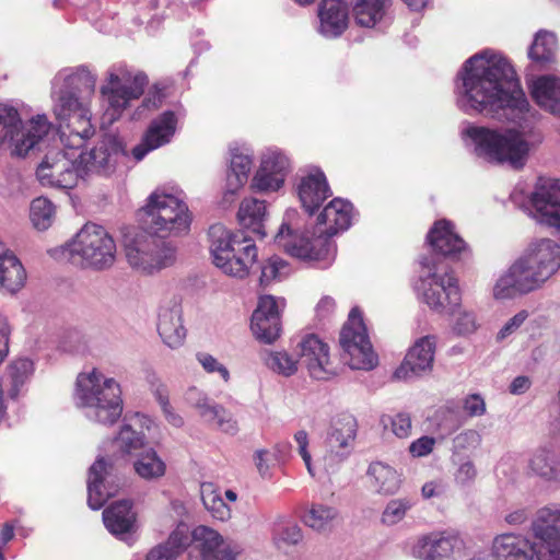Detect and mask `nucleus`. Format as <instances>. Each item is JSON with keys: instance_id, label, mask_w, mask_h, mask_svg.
Wrapping results in <instances>:
<instances>
[{"instance_id": "nucleus-4", "label": "nucleus", "mask_w": 560, "mask_h": 560, "mask_svg": "<svg viewBox=\"0 0 560 560\" xmlns=\"http://www.w3.org/2000/svg\"><path fill=\"white\" fill-rule=\"evenodd\" d=\"M208 237L212 262L218 269L238 279L248 276L258 256L257 247L252 240L221 223L209 228Z\"/></svg>"}, {"instance_id": "nucleus-13", "label": "nucleus", "mask_w": 560, "mask_h": 560, "mask_svg": "<svg viewBox=\"0 0 560 560\" xmlns=\"http://www.w3.org/2000/svg\"><path fill=\"white\" fill-rule=\"evenodd\" d=\"M79 150L60 143V147L47 152L36 170L40 185L58 189L74 188L82 180L77 158Z\"/></svg>"}, {"instance_id": "nucleus-38", "label": "nucleus", "mask_w": 560, "mask_h": 560, "mask_svg": "<svg viewBox=\"0 0 560 560\" xmlns=\"http://www.w3.org/2000/svg\"><path fill=\"white\" fill-rule=\"evenodd\" d=\"M392 0H355L352 5V14L357 25L372 28L386 16Z\"/></svg>"}, {"instance_id": "nucleus-27", "label": "nucleus", "mask_w": 560, "mask_h": 560, "mask_svg": "<svg viewBox=\"0 0 560 560\" xmlns=\"http://www.w3.org/2000/svg\"><path fill=\"white\" fill-rule=\"evenodd\" d=\"M330 194L326 176L319 168L314 167L300 177L298 195L303 208L310 214H313Z\"/></svg>"}, {"instance_id": "nucleus-49", "label": "nucleus", "mask_w": 560, "mask_h": 560, "mask_svg": "<svg viewBox=\"0 0 560 560\" xmlns=\"http://www.w3.org/2000/svg\"><path fill=\"white\" fill-rule=\"evenodd\" d=\"M200 492L205 508L212 514L213 517L220 521H224L230 517V508L223 501L220 492L215 490L211 483L201 485Z\"/></svg>"}, {"instance_id": "nucleus-18", "label": "nucleus", "mask_w": 560, "mask_h": 560, "mask_svg": "<svg viewBox=\"0 0 560 560\" xmlns=\"http://www.w3.org/2000/svg\"><path fill=\"white\" fill-rule=\"evenodd\" d=\"M532 217L560 232V182L540 178L529 199Z\"/></svg>"}, {"instance_id": "nucleus-10", "label": "nucleus", "mask_w": 560, "mask_h": 560, "mask_svg": "<svg viewBox=\"0 0 560 560\" xmlns=\"http://www.w3.org/2000/svg\"><path fill=\"white\" fill-rule=\"evenodd\" d=\"M191 537L201 551L202 560H236L240 553V547L229 540H224L222 536L207 526L196 527L191 535L186 525H179L170 535L167 541L159 547L174 553V560L178 553L184 550L190 542Z\"/></svg>"}, {"instance_id": "nucleus-8", "label": "nucleus", "mask_w": 560, "mask_h": 560, "mask_svg": "<svg viewBox=\"0 0 560 560\" xmlns=\"http://www.w3.org/2000/svg\"><path fill=\"white\" fill-rule=\"evenodd\" d=\"M143 211L145 228L163 238L189 230V210L178 195L156 189L148 197Z\"/></svg>"}, {"instance_id": "nucleus-62", "label": "nucleus", "mask_w": 560, "mask_h": 560, "mask_svg": "<svg viewBox=\"0 0 560 560\" xmlns=\"http://www.w3.org/2000/svg\"><path fill=\"white\" fill-rule=\"evenodd\" d=\"M411 429V418L408 413L399 412L392 418V431L397 438H408Z\"/></svg>"}, {"instance_id": "nucleus-23", "label": "nucleus", "mask_w": 560, "mask_h": 560, "mask_svg": "<svg viewBox=\"0 0 560 560\" xmlns=\"http://www.w3.org/2000/svg\"><path fill=\"white\" fill-rule=\"evenodd\" d=\"M299 361L305 366L313 378L328 380L335 375L330 362L329 348L315 335H307L299 342Z\"/></svg>"}, {"instance_id": "nucleus-19", "label": "nucleus", "mask_w": 560, "mask_h": 560, "mask_svg": "<svg viewBox=\"0 0 560 560\" xmlns=\"http://www.w3.org/2000/svg\"><path fill=\"white\" fill-rule=\"evenodd\" d=\"M119 489V478L110 460L100 457L89 469L88 504L100 510Z\"/></svg>"}, {"instance_id": "nucleus-63", "label": "nucleus", "mask_w": 560, "mask_h": 560, "mask_svg": "<svg viewBox=\"0 0 560 560\" xmlns=\"http://www.w3.org/2000/svg\"><path fill=\"white\" fill-rule=\"evenodd\" d=\"M463 408L469 417H480L486 412V402L478 394H471L465 397Z\"/></svg>"}, {"instance_id": "nucleus-26", "label": "nucleus", "mask_w": 560, "mask_h": 560, "mask_svg": "<svg viewBox=\"0 0 560 560\" xmlns=\"http://www.w3.org/2000/svg\"><path fill=\"white\" fill-rule=\"evenodd\" d=\"M530 476L538 478L547 486L560 488V448L553 445L537 447L527 463Z\"/></svg>"}, {"instance_id": "nucleus-52", "label": "nucleus", "mask_w": 560, "mask_h": 560, "mask_svg": "<svg viewBox=\"0 0 560 560\" xmlns=\"http://www.w3.org/2000/svg\"><path fill=\"white\" fill-rule=\"evenodd\" d=\"M185 401L197 410L198 415L206 421L211 412V408L217 402L212 401L207 393L196 386L189 387L185 393Z\"/></svg>"}, {"instance_id": "nucleus-33", "label": "nucleus", "mask_w": 560, "mask_h": 560, "mask_svg": "<svg viewBox=\"0 0 560 560\" xmlns=\"http://www.w3.org/2000/svg\"><path fill=\"white\" fill-rule=\"evenodd\" d=\"M26 281V271L15 254L0 242V291L14 294Z\"/></svg>"}, {"instance_id": "nucleus-9", "label": "nucleus", "mask_w": 560, "mask_h": 560, "mask_svg": "<svg viewBox=\"0 0 560 560\" xmlns=\"http://www.w3.org/2000/svg\"><path fill=\"white\" fill-rule=\"evenodd\" d=\"M419 264L422 273L416 284L418 295L433 312L453 314L462 299L457 279L448 272L439 276L433 256H421Z\"/></svg>"}, {"instance_id": "nucleus-31", "label": "nucleus", "mask_w": 560, "mask_h": 560, "mask_svg": "<svg viewBox=\"0 0 560 560\" xmlns=\"http://www.w3.org/2000/svg\"><path fill=\"white\" fill-rule=\"evenodd\" d=\"M535 103L544 110L560 117V77L541 74L528 82Z\"/></svg>"}, {"instance_id": "nucleus-28", "label": "nucleus", "mask_w": 560, "mask_h": 560, "mask_svg": "<svg viewBox=\"0 0 560 560\" xmlns=\"http://www.w3.org/2000/svg\"><path fill=\"white\" fill-rule=\"evenodd\" d=\"M427 238L434 252L428 256H433L435 262L436 255L455 258L466 249L464 240L455 233L453 224L447 220L436 221Z\"/></svg>"}, {"instance_id": "nucleus-14", "label": "nucleus", "mask_w": 560, "mask_h": 560, "mask_svg": "<svg viewBox=\"0 0 560 560\" xmlns=\"http://www.w3.org/2000/svg\"><path fill=\"white\" fill-rule=\"evenodd\" d=\"M339 342L343 350L342 359L352 370L369 371L377 365V355L372 349L359 308L351 310L340 331Z\"/></svg>"}, {"instance_id": "nucleus-45", "label": "nucleus", "mask_w": 560, "mask_h": 560, "mask_svg": "<svg viewBox=\"0 0 560 560\" xmlns=\"http://www.w3.org/2000/svg\"><path fill=\"white\" fill-rule=\"evenodd\" d=\"M338 517V511L329 505L314 503L303 515V522L314 530L329 529Z\"/></svg>"}, {"instance_id": "nucleus-47", "label": "nucleus", "mask_w": 560, "mask_h": 560, "mask_svg": "<svg viewBox=\"0 0 560 560\" xmlns=\"http://www.w3.org/2000/svg\"><path fill=\"white\" fill-rule=\"evenodd\" d=\"M145 436L137 431L132 423L125 422L114 440V445L121 454H133L144 446Z\"/></svg>"}, {"instance_id": "nucleus-21", "label": "nucleus", "mask_w": 560, "mask_h": 560, "mask_svg": "<svg viewBox=\"0 0 560 560\" xmlns=\"http://www.w3.org/2000/svg\"><path fill=\"white\" fill-rule=\"evenodd\" d=\"M283 305V300L278 301L272 295L259 299L250 323L252 331L259 341L269 345L280 336V307Z\"/></svg>"}, {"instance_id": "nucleus-41", "label": "nucleus", "mask_w": 560, "mask_h": 560, "mask_svg": "<svg viewBox=\"0 0 560 560\" xmlns=\"http://www.w3.org/2000/svg\"><path fill=\"white\" fill-rule=\"evenodd\" d=\"M557 38L546 31H539L528 49V57L539 69H547L556 62Z\"/></svg>"}, {"instance_id": "nucleus-53", "label": "nucleus", "mask_w": 560, "mask_h": 560, "mask_svg": "<svg viewBox=\"0 0 560 560\" xmlns=\"http://www.w3.org/2000/svg\"><path fill=\"white\" fill-rule=\"evenodd\" d=\"M206 421L215 424L219 430L225 433L234 434L237 432V422L233 415L219 404L211 408Z\"/></svg>"}, {"instance_id": "nucleus-37", "label": "nucleus", "mask_w": 560, "mask_h": 560, "mask_svg": "<svg viewBox=\"0 0 560 560\" xmlns=\"http://www.w3.org/2000/svg\"><path fill=\"white\" fill-rule=\"evenodd\" d=\"M60 80L61 90H71L78 96L91 100L95 92L96 77L84 66L63 70L56 77V82Z\"/></svg>"}, {"instance_id": "nucleus-29", "label": "nucleus", "mask_w": 560, "mask_h": 560, "mask_svg": "<svg viewBox=\"0 0 560 560\" xmlns=\"http://www.w3.org/2000/svg\"><path fill=\"white\" fill-rule=\"evenodd\" d=\"M317 15V31L326 38L339 37L348 27L349 9L342 0H322Z\"/></svg>"}, {"instance_id": "nucleus-48", "label": "nucleus", "mask_w": 560, "mask_h": 560, "mask_svg": "<svg viewBox=\"0 0 560 560\" xmlns=\"http://www.w3.org/2000/svg\"><path fill=\"white\" fill-rule=\"evenodd\" d=\"M415 504V499L409 497H401L389 500L386 503L381 516L382 524L386 526H394L400 523Z\"/></svg>"}, {"instance_id": "nucleus-25", "label": "nucleus", "mask_w": 560, "mask_h": 560, "mask_svg": "<svg viewBox=\"0 0 560 560\" xmlns=\"http://www.w3.org/2000/svg\"><path fill=\"white\" fill-rule=\"evenodd\" d=\"M532 530L538 540L536 559L560 560V523L538 510L532 522Z\"/></svg>"}, {"instance_id": "nucleus-35", "label": "nucleus", "mask_w": 560, "mask_h": 560, "mask_svg": "<svg viewBox=\"0 0 560 560\" xmlns=\"http://www.w3.org/2000/svg\"><path fill=\"white\" fill-rule=\"evenodd\" d=\"M103 522L108 532L124 539L125 535L133 532L136 526V513L129 500H120L113 503L103 512Z\"/></svg>"}, {"instance_id": "nucleus-34", "label": "nucleus", "mask_w": 560, "mask_h": 560, "mask_svg": "<svg viewBox=\"0 0 560 560\" xmlns=\"http://www.w3.org/2000/svg\"><path fill=\"white\" fill-rule=\"evenodd\" d=\"M534 291L521 267L514 261L509 269L498 278L493 285L492 293L495 300H511Z\"/></svg>"}, {"instance_id": "nucleus-64", "label": "nucleus", "mask_w": 560, "mask_h": 560, "mask_svg": "<svg viewBox=\"0 0 560 560\" xmlns=\"http://www.w3.org/2000/svg\"><path fill=\"white\" fill-rule=\"evenodd\" d=\"M294 441L298 444L299 453L305 463L307 471L313 476L314 472H313L312 463H311V454L307 451V446H308L307 433L304 430L298 431L294 434Z\"/></svg>"}, {"instance_id": "nucleus-54", "label": "nucleus", "mask_w": 560, "mask_h": 560, "mask_svg": "<svg viewBox=\"0 0 560 560\" xmlns=\"http://www.w3.org/2000/svg\"><path fill=\"white\" fill-rule=\"evenodd\" d=\"M451 315L454 316L453 330L457 335L468 336L477 330L478 324L474 312L462 310L458 305Z\"/></svg>"}, {"instance_id": "nucleus-12", "label": "nucleus", "mask_w": 560, "mask_h": 560, "mask_svg": "<svg viewBox=\"0 0 560 560\" xmlns=\"http://www.w3.org/2000/svg\"><path fill=\"white\" fill-rule=\"evenodd\" d=\"M515 261L533 289L539 290L560 269V245L550 238L537 240Z\"/></svg>"}, {"instance_id": "nucleus-5", "label": "nucleus", "mask_w": 560, "mask_h": 560, "mask_svg": "<svg viewBox=\"0 0 560 560\" xmlns=\"http://www.w3.org/2000/svg\"><path fill=\"white\" fill-rule=\"evenodd\" d=\"M63 255L77 266L93 270L110 268L116 259V243L105 228L86 223L62 247Z\"/></svg>"}, {"instance_id": "nucleus-39", "label": "nucleus", "mask_w": 560, "mask_h": 560, "mask_svg": "<svg viewBox=\"0 0 560 560\" xmlns=\"http://www.w3.org/2000/svg\"><path fill=\"white\" fill-rule=\"evenodd\" d=\"M368 477L370 486L378 494L392 495L400 488L401 479L398 472L382 462H375L369 466Z\"/></svg>"}, {"instance_id": "nucleus-6", "label": "nucleus", "mask_w": 560, "mask_h": 560, "mask_svg": "<svg viewBox=\"0 0 560 560\" xmlns=\"http://www.w3.org/2000/svg\"><path fill=\"white\" fill-rule=\"evenodd\" d=\"M90 98L78 96L71 90H59L52 112L59 121V142L66 148L82 149L95 130L91 122Z\"/></svg>"}, {"instance_id": "nucleus-60", "label": "nucleus", "mask_w": 560, "mask_h": 560, "mask_svg": "<svg viewBox=\"0 0 560 560\" xmlns=\"http://www.w3.org/2000/svg\"><path fill=\"white\" fill-rule=\"evenodd\" d=\"M436 444V440L432 436L423 435L417 440H415L409 445V453L413 457H424L431 454Z\"/></svg>"}, {"instance_id": "nucleus-59", "label": "nucleus", "mask_w": 560, "mask_h": 560, "mask_svg": "<svg viewBox=\"0 0 560 560\" xmlns=\"http://www.w3.org/2000/svg\"><path fill=\"white\" fill-rule=\"evenodd\" d=\"M528 317V312L523 310L510 318L497 335V340L501 341L516 332Z\"/></svg>"}, {"instance_id": "nucleus-61", "label": "nucleus", "mask_w": 560, "mask_h": 560, "mask_svg": "<svg viewBox=\"0 0 560 560\" xmlns=\"http://www.w3.org/2000/svg\"><path fill=\"white\" fill-rule=\"evenodd\" d=\"M278 540L287 545H296L302 540V530L296 524H285L279 527L276 532Z\"/></svg>"}, {"instance_id": "nucleus-7", "label": "nucleus", "mask_w": 560, "mask_h": 560, "mask_svg": "<svg viewBox=\"0 0 560 560\" xmlns=\"http://www.w3.org/2000/svg\"><path fill=\"white\" fill-rule=\"evenodd\" d=\"M51 127L46 115L33 116L23 124L15 107L0 104V147L7 145L14 155L26 156L39 149Z\"/></svg>"}, {"instance_id": "nucleus-16", "label": "nucleus", "mask_w": 560, "mask_h": 560, "mask_svg": "<svg viewBox=\"0 0 560 560\" xmlns=\"http://www.w3.org/2000/svg\"><path fill=\"white\" fill-rule=\"evenodd\" d=\"M148 78L142 72H131L125 67L113 68L108 72L107 84L103 85L101 92L107 97L112 117L119 115L131 100L142 95Z\"/></svg>"}, {"instance_id": "nucleus-42", "label": "nucleus", "mask_w": 560, "mask_h": 560, "mask_svg": "<svg viewBox=\"0 0 560 560\" xmlns=\"http://www.w3.org/2000/svg\"><path fill=\"white\" fill-rule=\"evenodd\" d=\"M290 168V161L280 151H268L262 155L259 168L256 172L257 185H264L262 180L267 172L273 174V185H283Z\"/></svg>"}, {"instance_id": "nucleus-57", "label": "nucleus", "mask_w": 560, "mask_h": 560, "mask_svg": "<svg viewBox=\"0 0 560 560\" xmlns=\"http://www.w3.org/2000/svg\"><path fill=\"white\" fill-rule=\"evenodd\" d=\"M196 359L207 373H218L225 383L229 382V370L213 355L207 352H198Z\"/></svg>"}, {"instance_id": "nucleus-58", "label": "nucleus", "mask_w": 560, "mask_h": 560, "mask_svg": "<svg viewBox=\"0 0 560 560\" xmlns=\"http://www.w3.org/2000/svg\"><path fill=\"white\" fill-rule=\"evenodd\" d=\"M477 477V469L472 460L466 458L460 462L454 472V480L460 487H469Z\"/></svg>"}, {"instance_id": "nucleus-44", "label": "nucleus", "mask_w": 560, "mask_h": 560, "mask_svg": "<svg viewBox=\"0 0 560 560\" xmlns=\"http://www.w3.org/2000/svg\"><path fill=\"white\" fill-rule=\"evenodd\" d=\"M136 474L144 480H156L165 475L166 464L155 450L140 452L133 462Z\"/></svg>"}, {"instance_id": "nucleus-46", "label": "nucleus", "mask_w": 560, "mask_h": 560, "mask_svg": "<svg viewBox=\"0 0 560 560\" xmlns=\"http://www.w3.org/2000/svg\"><path fill=\"white\" fill-rule=\"evenodd\" d=\"M260 358L269 370L282 376H291L298 371V360L285 351L264 350Z\"/></svg>"}, {"instance_id": "nucleus-22", "label": "nucleus", "mask_w": 560, "mask_h": 560, "mask_svg": "<svg viewBox=\"0 0 560 560\" xmlns=\"http://www.w3.org/2000/svg\"><path fill=\"white\" fill-rule=\"evenodd\" d=\"M435 348L436 339L434 336L419 338L407 352L394 376L407 381L430 373L433 368Z\"/></svg>"}, {"instance_id": "nucleus-51", "label": "nucleus", "mask_w": 560, "mask_h": 560, "mask_svg": "<svg viewBox=\"0 0 560 560\" xmlns=\"http://www.w3.org/2000/svg\"><path fill=\"white\" fill-rule=\"evenodd\" d=\"M151 389L156 397L166 420L174 427H180L184 423L183 418L175 413L168 401V390L166 386L155 376L150 380Z\"/></svg>"}, {"instance_id": "nucleus-56", "label": "nucleus", "mask_w": 560, "mask_h": 560, "mask_svg": "<svg viewBox=\"0 0 560 560\" xmlns=\"http://www.w3.org/2000/svg\"><path fill=\"white\" fill-rule=\"evenodd\" d=\"M481 435L477 430H464L453 439V451L458 453L467 450H475L481 444Z\"/></svg>"}, {"instance_id": "nucleus-11", "label": "nucleus", "mask_w": 560, "mask_h": 560, "mask_svg": "<svg viewBox=\"0 0 560 560\" xmlns=\"http://www.w3.org/2000/svg\"><path fill=\"white\" fill-rule=\"evenodd\" d=\"M125 253L128 264L144 273H153L175 261L174 247L148 229L126 238Z\"/></svg>"}, {"instance_id": "nucleus-50", "label": "nucleus", "mask_w": 560, "mask_h": 560, "mask_svg": "<svg viewBox=\"0 0 560 560\" xmlns=\"http://www.w3.org/2000/svg\"><path fill=\"white\" fill-rule=\"evenodd\" d=\"M30 215L33 225L39 231H45L54 221L55 206L47 198L38 197L31 203Z\"/></svg>"}, {"instance_id": "nucleus-30", "label": "nucleus", "mask_w": 560, "mask_h": 560, "mask_svg": "<svg viewBox=\"0 0 560 560\" xmlns=\"http://www.w3.org/2000/svg\"><path fill=\"white\" fill-rule=\"evenodd\" d=\"M489 555L493 560H533L536 547L523 535L505 533L494 537Z\"/></svg>"}, {"instance_id": "nucleus-17", "label": "nucleus", "mask_w": 560, "mask_h": 560, "mask_svg": "<svg viewBox=\"0 0 560 560\" xmlns=\"http://www.w3.org/2000/svg\"><path fill=\"white\" fill-rule=\"evenodd\" d=\"M411 555L420 560H464L466 545L455 533L430 534L418 538Z\"/></svg>"}, {"instance_id": "nucleus-24", "label": "nucleus", "mask_w": 560, "mask_h": 560, "mask_svg": "<svg viewBox=\"0 0 560 560\" xmlns=\"http://www.w3.org/2000/svg\"><path fill=\"white\" fill-rule=\"evenodd\" d=\"M176 129V114L165 110L150 122L141 142L132 149L133 158L141 161L150 151L170 143Z\"/></svg>"}, {"instance_id": "nucleus-3", "label": "nucleus", "mask_w": 560, "mask_h": 560, "mask_svg": "<svg viewBox=\"0 0 560 560\" xmlns=\"http://www.w3.org/2000/svg\"><path fill=\"white\" fill-rule=\"evenodd\" d=\"M74 398L84 417L94 423L110 427L121 417L120 385L97 369L78 375Z\"/></svg>"}, {"instance_id": "nucleus-2", "label": "nucleus", "mask_w": 560, "mask_h": 560, "mask_svg": "<svg viewBox=\"0 0 560 560\" xmlns=\"http://www.w3.org/2000/svg\"><path fill=\"white\" fill-rule=\"evenodd\" d=\"M295 212H287L285 221L279 228L275 242L290 256L320 264L327 268L335 259L336 245L331 236L350 228L353 219V206L341 198L332 199L317 218V236L310 238L306 233H298L289 221Z\"/></svg>"}, {"instance_id": "nucleus-1", "label": "nucleus", "mask_w": 560, "mask_h": 560, "mask_svg": "<svg viewBox=\"0 0 560 560\" xmlns=\"http://www.w3.org/2000/svg\"><path fill=\"white\" fill-rule=\"evenodd\" d=\"M455 101L467 115L514 122L521 129L468 125L462 135L476 156L495 165L522 170L542 136L533 125L540 115L532 108L511 63L490 50L468 58L458 71Z\"/></svg>"}, {"instance_id": "nucleus-36", "label": "nucleus", "mask_w": 560, "mask_h": 560, "mask_svg": "<svg viewBox=\"0 0 560 560\" xmlns=\"http://www.w3.org/2000/svg\"><path fill=\"white\" fill-rule=\"evenodd\" d=\"M357 433V423L351 416L336 420L327 438L328 451L342 459L349 455Z\"/></svg>"}, {"instance_id": "nucleus-15", "label": "nucleus", "mask_w": 560, "mask_h": 560, "mask_svg": "<svg viewBox=\"0 0 560 560\" xmlns=\"http://www.w3.org/2000/svg\"><path fill=\"white\" fill-rule=\"evenodd\" d=\"M125 156L121 142L113 136L103 138L89 152L77 151L82 182H86L93 175L110 176Z\"/></svg>"}, {"instance_id": "nucleus-20", "label": "nucleus", "mask_w": 560, "mask_h": 560, "mask_svg": "<svg viewBox=\"0 0 560 560\" xmlns=\"http://www.w3.org/2000/svg\"><path fill=\"white\" fill-rule=\"evenodd\" d=\"M158 332L171 349H178L184 345L187 330L183 324L179 296L172 295L162 300L158 313Z\"/></svg>"}, {"instance_id": "nucleus-40", "label": "nucleus", "mask_w": 560, "mask_h": 560, "mask_svg": "<svg viewBox=\"0 0 560 560\" xmlns=\"http://www.w3.org/2000/svg\"><path fill=\"white\" fill-rule=\"evenodd\" d=\"M237 218L243 228L250 230L260 237L266 235L267 208L265 201L256 198L244 199L240 205Z\"/></svg>"}, {"instance_id": "nucleus-32", "label": "nucleus", "mask_w": 560, "mask_h": 560, "mask_svg": "<svg viewBox=\"0 0 560 560\" xmlns=\"http://www.w3.org/2000/svg\"><path fill=\"white\" fill-rule=\"evenodd\" d=\"M253 166V158L245 149H231L230 166L223 200L231 203L237 191L247 183Z\"/></svg>"}, {"instance_id": "nucleus-55", "label": "nucleus", "mask_w": 560, "mask_h": 560, "mask_svg": "<svg viewBox=\"0 0 560 560\" xmlns=\"http://www.w3.org/2000/svg\"><path fill=\"white\" fill-rule=\"evenodd\" d=\"M289 273V266L285 260L273 256L261 267L260 283L268 284L272 280L281 279Z\"/></svg>"}, {"instance_id": "nucleus-43", "label": "nucleus", "mask_w": 560, "mask_h": 560, "mask_svg": "<svg viewBox=\"0 0 560 560\" xmlns=\"http://www.w3.org/2000/svg\"><path fill=\"white\" fill-rule=\"evenodd\" d=\"M33 372V362L26 358L13 361L8 368V374L0 384L3 388V396L15 399L21 387L26 383Z\"/></svg>"}]
</instances>
